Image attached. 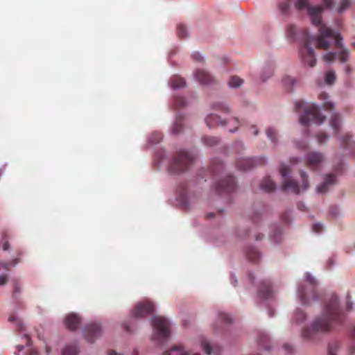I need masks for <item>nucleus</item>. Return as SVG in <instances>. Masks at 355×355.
I'll return each instance as SVG.
<instances>
[{"instance_id": "1", "label": "nucleus", "mask_w": 355, "mask_h": 355, "mask_svg": "<svg viewBox=\"0 0 355 355\" xmlns=\"http://www.w3.org/2000/svg\"><path fill=\"white\" fill-rule=\"evenodd\" d=\"M295 7L299 10H306L311 23L318 26V35L315 37L309 35L307 31H302V44L300 49L302 63L309 67H313L315 65L316 59L313 45H315L320 49H327L333 44L340 51L338 55L340 61L342 63L347 62L349 51L344 48L341 42L343 40L341 35L322 24V8L320 7V5L311 6L309 4V0H297Z\"/></svg>"}, {"instance_id": "2", "label": "nucleus", "mask_w": 355, "mask_h": 355, "mask_svg": "<svg viewBox=\"0 0 355 355\" xmlns=\"http://www.w3.org/2000/svg\"><path fill=\"white\" fill-rule=\"evenodd\" d=\"M344 318L338 297L333 295L327 302L322 316L315 319L311 327L303 330V338L308 340H315L318 338V334L329 331L333 324L343 322Z\"/></svg>"}, {"instance_id": "3", "label": "nucleus", "mask_w": 355, "mask_h": 355, "mask_svg": "<svg viewBox=\"0 0 355 355\" xmlns=\"http://www.w3.org/2000/svg\"><path fill=\"white\" fill-rule=\"evenodd\" d=\"M295 107L297 112L304 111L302 115L300 116V123L304 125H309L311 121L321 124L325 120V116L322 115L315 104L306 105L303 101H297L295 103Z\"/></svg>"}, {"instance_id": "4", "label": "nucleus", "mask_w": 355, "mask_h": 355, "mask_svg": "<svg viewBox=\"0 0 355 355\" xmlns=\"http://www.w3.org/2000/svg\"><path fill=\"white\" fill-rule=\"evenodd\" d=\"M280 173L283 178L282 182V190L283 191H290L294 193H299L302 190L307 189L309 187V180L308 175L306 172L301 171L300 177L302 179V185L300 186L297 184V182L289 179L288 175L291 173V168L289 166H286V164H282L280 167Z\"/></svg>"}, {"instance_id": "5", "label": "nucleus", "mask_w": 355, "mask_h": 355, "mask_svg": "<svg viewBox=\"0 0 355 355\" xmlns=\"http://www.w3.org/2000/svg\"><path fill=\"white\" fill-rule=\"evenodd\" d=\"M195 157L187 151H179L169 165V170L173 173H180L184 171L191 164H193Z\"/></svg>"}, {"instance_id": "6", "label": "nucleus", "mask_w": 355, "mask_h": 355, "mask_svg": "<svg viewBox=\"0 0 355 355\" xmlns=\"http://www.w3.org/2000/svg\"><path fill=\"white\" fill-rule=\"evenodd\" d=\"M305 280L307 281L309 285L307 286H300L297 289L298 295L300 301L303 304H309L311 301H314L317 298L315 293V280L307 273L305 275Z\"/></svg>"}, {"instance_id": "7", "label": "nucleus", "mask_w": 355, "mask_h": 355, "mask_svg": "<svg viewBox=\"0 0 355 355\" xmlns=\"http://www.w3.org/2000/svg\"><path fill=\"white\" fill-rule=\"evenodd\" d=\"M152 323L155 339H167L168 338L171 334V326L167 318L162 316H153Z\"/></svg>"}, {"instance_id": "8", "label": "nucleus", "mask_w": 355, "mask_h": 355, "mask_svg": "<svg viewBox=\"0 0 355 355\" xmlns=\"http://www.w3.org/2000/svg\"><path fill=\"white\" fill-rule=\"evenodd\" d=\"M206 124L209 128L215 125L220 124L221 125H229V130L230 132H234L238 129L240 121L236 117H232L230 120H221L220 116L216 114H209L206 116Z\"/></svg>"}, {"instance_id": "9", "label": "nucleus", "mask_w": 355, "mask_h": 355, "mask_svg": "<svg viewBox=\"0 0 355 355\" xmlns=\"http://www.w3.org/2000/svg\"><path fill=\"white\" fill-rule=\"evenodd\" d=\"M236 188V183L233 176H226L219 180L216 185V189L218 193H230L233 192Z\"/></svg>"}, {"instance_id": "10", "label": "nucleus", "mask_w": 355, "mask_h": 355, "mask_svg": "<svg viewBox=\"0 0 355 355\" xmlns=\"http://www.w3.org/2000/svg\"><path fill=\"white\" fill-rule=\"evenodd\" d=\"M155 306L152 302L145 301L139 302L135 307L132 314L135 318H144L146 315L153 313Z\"/></svg>"}, {"instance_id": "11", "label": "nucleus", "mask_w": 355, "mask_h": 355, "mask_svg": "<svg viewBox=\"0 0 355 355\" xmlns=\"http://www.w3.org/2000/svg\"><path fill=\"white\" fill-rule=\"evenodd\" d=\"M342 169V164L336 166L334 168V173H329L324 179V181L321 184L317 186V191L320 193H324L328 191L330 186L334 185L336 182V174L340 172Z\"/></svg>"}, {"instance_id": "12", "label": "nucleus", "mask_w": 355, "mask_h": 355, "mask_svg": "<svg viewBox=\"0 0 355 355\" xmlns=\"http://www.w3.org/2000/svg\"><path fill=\"white\" fill-rule=\"evenodd\" d=\"M265 164L263 158H239L236 162V166L239 170H248L258 164Z\"/></svg>"}, {"instance_id": "13", "label": "nucleus", "mask_w": 355, "mask_h": 355, "mask_svg": "<svg viewBox=\"0 0 355 355\" xmlns=\"http://www.w3.org/2000/svg\"><path fill=\"white\" fill-rule=\"evenodd\" d=\"M101 327L98 323H91L85 331V336L87 343H92L96 338L101 336Z\"/></svg>"}, {"instance_id": "14", "label": "nucleus", "mask_w": 355, "mask_h": 355, "mask_svg": "<svg viewBox=\"0 0 355 355\" xmlns=\"http://www.w3.org/2000/svg\"><path fill=\"white\" fill-rule=\"evenodd\" d=\"M194 76L200 84H211L215 81L212 75L205 69L196 70Z\"/></svg>"}, {"instance_id": "15", "label": "nucleus", "mask_w": 355, "mask_h": 355, "mask_svg": "<svg viewBox=\"0 0 355 355\" xmlns=\"http://www.w3.org/2000/svg\"><path fill=\"white\" fill-rule=\"evenodd\" d=\"M323 160L324 157L322 153H315V151L311 153L308 154L307 157L308 167L311 168H319Z\"/></svg>"}, {"instance_id": "16", "label": "nucleus", "mask_w": 355, "mask_h": 355, "mask_svg": "<svg viewBox=\"0 0 355 355\" xmlns=\"http://www.w3.org/2000/svg\"><path fill=\"white\" fill-rule=\"evenodd\" d=\"M18 262L17 259H12L11 261L8 262H1L0 263V270L1 268H4L6 270H9V268L10 266H15ZM8 280V275L6 273H0V286H2V285H5L7 284Z\"/></svg>"}, {"instance_id": "17", "label": "nucleus", "mask_w": 355, "mask_h": 355, "mask_svg": "<svg viewBox=\"0 0 355 355\" xmlns=\"http://www.w3.org/2000/svg\"><path fill=\"white\" fill-rule=\"evenodd\" d=\"M342 119L339 113H333L329 119V125L334 130L336 137L340 131Z\"/></svg>"}, {"instance_id": "18", "label": "nucleus", "mask_w": 355, "mask_h": 355, "mask_svg": "<svg viewBox=\"0 0 355 355\" xmlns=\"http://www.w3.org/2000/svg\"><path fill=\"white\" fill-rule=\"evenodd\" d=\"M80 322V318L78 315L70 313L67 315L65 323L67 327L70 330H75Z\"/></svg>"}, {"instance_id": "19", "label": "nucleus", "mask_w": 355, "mask_h": 355, "mask_svg": "<svg viewBox=\"0 0 355 355\" xmlns=\"http://www.w3.org/2000/svg\"><path fill=\"white\" fill-rule=\"evenodd\" d=\"M259 293L261 297L264 298H268L269 297H271L272 294V290L270 283L267 282V280L261 282V285L259 288Z\"/></svg>"}, {"instance_id": "20", "label": "nucleus", "mask_w": 355, "mask_h": 355, "mask_svg": "<svg viewBox=\"0 0 355 355\" xmlns=\"http://www.w3.org/2000/svg\"><path fill=\"white\" fill-rule=\"evenodd\" d=\"M201 347H202L204 352L209 355H217L220 352V349L218 347L212 348L208 341L205 339L202 340Z\"/></svg>"}, {"instance_id": "21", "label": "nucleus", "mask_w": 355, "mask_h": 355, "mask_svg": "<svg viewBox=\"0 0 355 355\" xmlns=\"http://www.w3.org/2000/svg\"><path fill=\"white\" fill-rule=\"evenodd\" d=\"M261 189H263L266 192H272L275 189V184L269 177L264 178L261 183Z\"/></svg>"}, {"instance_id": "22", "label": "nucleus", "mask_w": 355, "mask_h": 355, "mask_svg": "<svg viewBox=\"0 0 355 355\" xmlns=\"http://www.w3.org/2000/svg\"><path fill=\"white\" fill-rule=\"evenodd\" d=\"M246 256L250 261L256 262L261 257L259 251L254 248L250 247L246 249Z\"/></svg>"}, {"instance_id": "23", "label": "nucleus", "mask_w": 355, "mask_h": 355, "mask_svg": "<svg viewBox=\"0 0 355 355\" xmlns=\"http://www.w3.org/2000/svg\"><path fill=\"white\" fill-rule=\"evenodd\" d=\"M184 117L182 116H178L175 121V123L171 128V132L173 134H178L182 130Z\"/></svg>"}, {"instance_id": "24", "label": "nucleus", "mask_w": 355, "mask_h": 355, "mask_svg": "<svg viewBox=\"0 0 355 355\" xmlns=\"http://www.w3.org/2000/svg\"><path fill=\"white\" fill-rule=\"evenodd\" d=\"M352 136L347 133L344 135L342 138H339L341 145L345 147H351L352 149L355 150V141L351 142Z\"/></svg>"}, {"instance_id": "25", "label": "nucleus", "mask_w": 355, "mask_h": 355, "mask_svg": "<svg viewBox=\"0 0 355 355\" xmlns=\"http://www.w3.org/2000/svg\"><path fill=\"white\" fill-rule=\"evenodd\" d=\"M171 84L174 88L182 87L186 85V82L182 77L175 76L171 78Z\"/></svg>"}, {"instance_id": "26", "label": "nucleus", "mask_w": 355, "mask_h": 355, "mask_svg": "<svg viewBox=\"0 0 355 355\" xmlns=\"http://www.w3.org/2000/svg\"><path fill=\"white\" fill-rule=\"evenodd\" d=\"M187 352L182 346H175L170 349L168 352H165L164 355H186Z\"/></svg>"}, {"instance_id": "27", "label": "nucleus", "mask_w": 355, "mask_h": 355, "mask_svg": "<svg viewBox=\"0 0 355 355\" xmlns=\"http://www.w3.org/2000/svg\"><path fill=\"white\" fill-rule=\"evenodd\" d=\"M223 164L220 160H214L210 166V171L211 173L216 174L222 171Z\"/></svg>"}, {"instance_id": "28", "label": "nucleus", "mask_w": 355, "mask_h": 355, "mask_svg": "<svg viewBox=\"0 0 355 355\" xmlns=\"http://www.w3.org/2000/svg\"><path fill=\"white\" fill-rule=\"evenodd\" d=\"M352 0H340L339 5L336 7V11L338 13L344 12V10L350 8Z\"/></svg>"}, {"instance_id": "29", "label": "nucleus", "mask_w": 355, "mask_h": 355, "mask_svg": "<svg viewBox=\"0 0 355 355\" xmlns=\"http://www.w3.org/2000/svg\"><path fill=\"white\" fill-rule=\"evenodd\" d=\"M78 352V347L76 345H69L64 348L62 355H76Z\"/></svg>"}, {"instance_id": "30", "label": "nucleus", "mask_w": 355, "mask_h": 355, "mask_svg": "<svg viewBox=\"0 0 355 355\" xmlns=\"http://www.w3.org/2000/svg\"><path fill=\"white\" fill-rule=\"evenodd\" d=\"M266 133L267 137L272 143L277 144V132L275 128H268L266 130Z\"/></svg>"}, {"instance_id": "31", "label": "nucleus", "mask_w": 355, "mask_h": 355, "mask_svg": "<svg viewBox=\"0 0 355 355\" xmlns=\"http://www.w3.org/2000/svg\"><path fill=\"white\" fill-rule=\"evenodd\" d=\"M9 322H15L17 329L22 331L24 330V324L23 322L18 318L15 313L10 314L8 317Z\"/></svg>"}, {"instance_id": "32", "label": "nucleus", "mask_w": 355, "mask_h": 355, "mask_svg": "<svg viewBox=\"0 0 355 355\" xmlns=\"http://www.w3.org/2000/svg\"><path fill=\"white\" fill-rule=\"evenodd\" d=\"M202 141L203 144L206 146H213L218 144L219 139L218 137H203Z\"/></svg>"}, {"instance_id": "33", "label": "nucleus", "mask_w": 355, "mask_h": 355, "mask_svg": "<svg viewBox=\"0 0 355 355\" xmlns=\"http://www.w3.org/2000/svg\"><path fill=\"white\" fill-rule=\"evenodd\" d=\"M243 83V78L239 76H232L229 80V86L232 87H237L242 85Z\"/></svg>"}, {"instance_id": "34", "label": "nucleus", "mask_w": 355, "mask_h": 355, "mask_svg": "<svg viewBox=\"0 0 355 355\" xmlns=\"http://www.w3.org/2000/svg\"><path fill=\"white\" fill-rule=\"evenodd\" d=\"M336 76L334 70H329L325 75V82L329 85H331L336 81Z\"/></svg>"}, {"instance_id": "35", "label": "nucleus", "mask_w": 355, "mask_h": 355, "mask_svg": "<svg viewBox=\"0 0 355 355\" xmlns=\"http://www.w3.org/2000/svg\"><path fill=\"white\" fill-rule=\"evenodd\" d=\"M9 235L7 232H1V248L4 250H7L9 248V243L8 239Z\"/></svg>"}, {"instance_id": "36", "label": "nucleus", "mask_w": 355, "mask_h": 355, "mask_svg": "<svg viewBox=\"0 0 355 355\" xmlns=\"http://www.w3.org/2000/svg\"><path fill=\"white\" fill-rule=\"evenodd\" d=\"M282 83L286 87L287 91H291V88L294 85L295 81L293 78L290 76L284 77L282 79Z\"/></svg>"}, {"instance_id": "37", "label": "nucleus", "mask_w": 355, "mask_h": 355, "mask_svg": "<svg viewBox=\"0 0 355 355\" xmlns=\"http://www.w3.org/2000/svg\"><path fill=\"white\" fill-rule=\"evenodd\" d=\"M173 103L177 107H182L186 105V100L183 97H181V96H176L173 101Z\"/></svg>"}, {"instance_id": "38", "label": "nucleus", "mask_w": 355, "mask_h": 355, "mask_svg": "<svg viewBox=\"0 0 355 355\" xmlns=\"http://www.w3.org/2000/svg\"><path fill=\"white\" fill-rule=\"evenodd\" d=\"M214 108L223 112H230V107L222 103H214Z\"/></svg>"}, {"instance_id": "39", "label": "nucleus", "mask_w": 355, "mask_h": 355, "mask_svg": "<svg viewBox=\"0 0 355 355\" xmlns=\"http://www.w3.org/2000/svg\"><path fill=\"white\" fill-rule=\"evenodd\" d=\"M162 139V134L159 132H154L149 137V142L159 143Z\"/></svg>"}, {"instance_id": "40", "label": "nucleus", "mask_w": 355, "mask_h": 355, "mask_svg": "<svg viewBox=\"0 0 355 355\" xmlns=\"http://www.w3.org/2000/svg\"><path fill=\"white\" fill-rule=\"evenodd\" d=\"M339 348V344L338 343H333L329 344L328 353L329 355H337L336 352Z\"/></svg>"}, {"instance_id": "41", "label": "nucleus", "mask_w": 355, "mask_h": 355, "mask_svg": "<svg viewBox=\"0 0 355 355\" xmlns=\"http://www.w3.org/2000/svg\"><path fill=\"white\" fill-rule=\"evenodd\" d=\"M177 33L180 38H184L187 33L185 26L182 24L178 25Z\"/></svg>"}, {"instance_id": "42", "label": "nucleus", "mask_w": 355, "mask_h": 355, "mask_svg": "<svg viewBox=\"0 0 355 355\" xmlns=\"http://www.w3.org/2000/svg\"><path fill=\"white\" fill-rule=\"evenodd\" d=\"M287 33L290 38L295 39L297 34V28L293 25L287 26Z\"/></svg>"}, {"instance_id": "43", "label": "nucleus", "mask_w": 355, "mask_h": 355, "mask_svg": "<svg viewBox=\"0 0 355 355\" xmlns=\"http://www.w3.org/2000/svg\"><path fill=\"white\" fill-rule=\"evenodd\" d=\"M336 56H337V54H336V52H329V53H327L323 56V59L326 62H331V61H334L335 60Z\"/></svg>"}, {"instance_id": "44", "label": "nucleus", "mask_w": 355, "mask_h": 355, "mask_svg": "<svg viewBox=\"0 0 355 355\" xmlns=\"http://www.w3.org/2000/svg\"><path fill=\"white\" fill-rule=\"evenodd\" d=\"M322 12L323 10V8L327 9H332L334 8V0H322Z\"/></svg>"}, {"instance_id": "45", "label": "nucleus", "mask_w": 355, "mask_h": 355, "mask_svg": "<svg viewBox=\"0 0 355 355\" xmlns=\"http://www.w3.org/2000/svg\"><path fill=\"white\" fill-rule=\"evenodd\" d=\"M316 137L318 139V144H323L328 139V136L324 132H320L317 134Z\"/></svg>"}, {"instance_id": "46", "label": "nucleus", "mask_w": 355, "mask_h": 355, "mask_svg": "<svg viewBox=\"0 0 355 355\" xmlns=\"http://www.w3.org/2000/svg\"><path fill=\"white\" fill-rule=\"evenodd\" d=\"M219 318L225 323H230L232 322V318L230 316V315L225 313H220Z\"/></svg>"}, {"instance_id": "47", "label": "nucleus", "mask_w": 355, "mask_h": 355, "mask_svg": "<svg viewBox=\"0 0 355 355\" xmlns=\"http://www.w3.org/2000/svg\"><path fill=\"white\" fill-rule=\"evenodd\" d=\"M294 318L297 322H301L305 319V314L302 311L297 309L295 313Z\"/></svg>"}, {"instance_id": "48", "label": "nucleus", "mask_w": 355, "mask_h": 355, "mask_svg": "<svg viewBox=\"0 0 355 355\" xmlns=\"http://www.w3.org/2000/svg\"><path fill=\"white\" fill-rule=\"evenodd\" d=\"M322 107L326 111H332L334 110L335 105L334 103L331 101H325L322 104Z\"/></svg>"}, {"instance_id": "49", "label": "nucleus", "mask_w": 355, "mask_h": 355, "mask_svg": "<svg viewBox=\"0 0 355 355\" xmlns=\"http://www.w3.org/2000/svg\"><path fill=\"white\" fill-rule=\"evenodd\" d=\"M279 9L281 10V12L284 14L286 13L287 11L288 10L289 8H290V3L288 1H284L282 3H280L279 6Z\"/></svg>"}, {"instance_id": "50", "label": "nucleus", "mask_w": 355, "mask_h": 355, "mask_svg": "<svg viewBox=\"0 0 355 355\" xmlns=\"http://www.w3.org/2000/svg\"><path fill=\"white\" fill-rule=\"evenodd\" d=\"M192 58L195 61L202 62L204 60L203 57L200 55L199 52H193L192 54Z\"/></svg>"}, {"instance_id": "51", "label": "nucleus", "mask_w": 355, "mask_h": 355, "mask_svg": "<svg viewBox=\"0 0 355 355\" xmlns=\"http://www.w3.org/2000/svg\"><path fill=\"white\" fill-rule=\"evenodd\" d=\"M313 230L315 232H320L322 231V224L315 223L313 226Z\"/></svg>"}, {"instance_id": "52", "label": "nucleus", "mask_w": 355, "mask_h": 355, "mask_svg": "<svg viewBox=\"0 0 355 355\" xmlns=\"http://www.w3.org/2000/svg\"><path fill=\"white\" fill-rule=\"evenodd\" d=\"M347 352L349 354H355V343H351L348 348Z\"/></svg>"}, {"instance_id": "53", "label": "nucleus", "mask_w": 355, "mask_h": 355, "mask_svg": "<svg viewBox=\"0 0 355 355\" xmlns=\"http://www.w3.org/2000/svg\"><path fill=\"white\" fill-rule=\"evenodd\" d=\"M297 146L300 148V149H306L309 147L308 143L303 141L300 143H297Z\"/></svg>"}, {"instance_id": "54", "label": "nucleus", "mask_w": 355, "mask_h": 355, "mask_svg": "<svg viewBox=\"0 0 355 355\" xmlns=\"http://www.w3.org/2000/svg\"><path fill=\"white\" fill-rule=\"evenodd\" d=\"M328 98H329L328 94L327 93H324V92L318 95V98L320 100H327Z\"/></svg>"}, {"instance_id": "55", "label": "nucleus", "mask_w": 355, "mask_h": 355, "mask_svg": "<svg viewBox=\"0 0 355 355\" xmlns=\"http://www.w3.org/2000/svg\"><path fill=\"white\" fill-rule=\"evenodd\" d=\"M297 209L302 211L305 210V206L303 202H298L297 205Z\"/></svg>"}, {"instance_id": "56", "label": "nucleus", "mask_w": 355, "mask_h": 355, "mask_svg": "<svg viewBox=\"0 0 355 355\" xmlns=\"http://www.w3.org/2000/svg\"><path fill=\"white\" fill-rule=\"evenodd\" d=\"M250 129L253 130V134L254 135H257L258 133V130L257 128H256V126L254 125H252L250 126Z\"/></svg>"}, {"instance_id": "57", "label": "nucleus", "mask_w": 355, "mask_h": 355, "mask_svg": "<svg viewBox=\"0 0 355 355\" xmlns=\"http://www.w3.org/2000/svg\"><path fill=\"white\" fill-rule=\"evenodd\" d=\"M258 215H260V214H258V213H257V214H251V216H251L252 219L254 221H257V216H258Z\"/></svg>"}, {"instance_id": "58", "label": "nucleus", "mask_w": 355, "mask_h": 355, "mask_svg": "<svg viewBox=\"0 0 355 355\" xmlns=\"http://www.w3.org/2000/svg\"><path fill=\"white\" fill-rule=\"evenodd\" d=\"M351 336L355 338V326L352 328L351 331Z\"/></svg>"}, {"instance_id": "59", "label": "nucleus", "mask_w": 355, "mask_h": 355, "mask_svg": "<svg viewBox=\"0 0 355 355\" xmlns=\"http://www.w3.org/2000/svg\"><path fill=\"white\" fill-rule=\"evenodd\" d=\"M290 161L292 164H295V163H297L298 159L297 158H293V159H291Z\"/></svg>"}, {"instance_id": "60", "label": "nucleus", "mask_w": 355, "mask_h": 355, "mask_svg": "<svg viewBox=\"0 0 355 355\" xmlns=\"http://www.w3.org/2000/svg\"><path fill=\"white\" fill-rule=\"evenodd\" d=\"M214 214H213V213L207 214V218H212V217H214Z\"/></svg>"}, {"instance_id": "61", "label": "nucleus", "mask_w": 355, "mask_h": 355, "mask_svg": "<svg viewBox=\"0 0 355 355\" xmlns=\"http://www.w3.org/2000/svg\"><path fill=\"white\" fill-rule=\"evenodd\" d=\"M268 314L270 317H273L274 316V312L272 311V309H270L269 311H268Z\"/></svg>"}, {"instance_id": "62", "label": "nucleus", "mask_w": 355, "mask_h": 355, "mask_svg": "<svg viewBox=\"0 0 355 355\" xmlns=\"http://www.w3.org/2000/svg\"><path fill=\"white\" fill-rule=\"evenodd\" d=\"M352 309V304H349V302H347V310H351Z\"/></svg>"}, {"instance_id": "63", "label": "nucleus", "mask_w": 355, "mask_h": 355, "mask_svg": "<svg viewBox=\"0 0 355 355\" xmlns=\"http://www.w3.org/2000/svg\"><path fill=\"white\" fill-rule=\"evenodd\" d=\"M261 237H263V236H262V235H261V234H257V235L255 236V239H256L257 241H258V240H261Z\"/></svg>"}, {"instance_id": "64", "label": "nucleus", "mask_w": 355, "mask_h": 355, "mask_svg": "<svg viewBox=\"0 0 355 355\" xmlns=\"http://www.w3.org/2000/svg\"><path fill=\"white\" fill-rule=\"evenodd\" d=\"M109 355H117L116 352L114 351H110Z\"/></svg>"}]
</instances>
